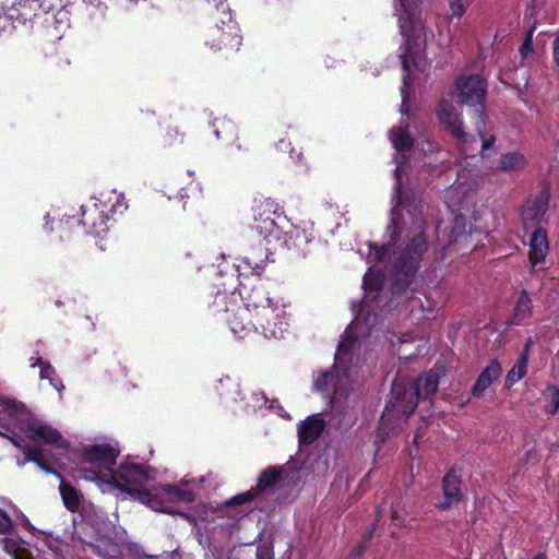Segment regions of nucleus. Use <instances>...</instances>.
I'll return each mask as SVG.
<instances>
[{"mask_svg":"<svg viewBox=\"0 0 559 559\" xmlns=\"http://www.w3.org/2000/svg\"><path fill=\"white\" fill-rule=\"evenodd\" d=\"M389 248L386 247H377L370 246V251L368 253V261H382L384 257L388 254Z\"/></svg>","mask_w":559,"mask_h":559,"instance_id":"c756f323","label":"nucleus"},{"mask_svg":"<svg viewBox=\"0 0 559 559\" xmlns=\"http://www.w3.org/2000/svg\"><path fill=\"white\" fill-rule=\"evenodd\" d=\"M280 210L277 203H275L270 198H255L253 201L252 212L254 221L258 222L259 217L271 216V214H276Z\"/></svg>","mask_w":559,"mask_h":559,"instance_id":"a211bd4d","label":"nucleus"},{"mask_svg":"<svg viewBox=\"0 0 559 559\" xmlns=\"http://www.w3.org/2000/svg\"><path fill=\"white\" fill-rule=\"evenodd\" d=\"M531 345H532V340L530 338L526 344H525V347L522 352L521 355H525L526 356V361L528 360V352H530V348H531Z\"/></svg>","mask_w":559,"mask_h":559,"instance_id":"58836bf2","label":"nucleus"},{"mask_svg":"<svg viewBox=\"0 0 559 559\" xmlns=\"http://www.w3.org/2000/svg\"><path fill=\"white\" fill-rule=\"evenodd\" d=\"M453 204H454V205H460V204H461V201H456V202H454V201H453Z\"/></svg>","mask_w":559,"mask_h":559,"instance_id":"c03bdc74","label":"nucleus"},{"mask_svg":"<svg viewBox=\"0 0 559 559\" xmlns=\"http://www.w3.org/2000/svg\"><path fill=\"white\" fill-rule=\"evenodd\" d=\"M549 251L546 233L542 229L535 230L530 239V262L533 269L543 262Z\"/></svg>","mask_w":559,"mask_h":559,"instance_id":"4468645a","label":"nucleus"},{"mask_svg":"<svg viewBox=\"0 0 559 559\" xmlns=\"http://www.w3.org/2000/svg\"><path fill=\"white\" fill-rule=\"evenodd\" d=\"M407 128L408 124L403 121L391 131V142L397 151H408L413 146V140L408 134Z\"/></svg>","mask_w":559,"mask_h":559,"instance_id":"dca6fc26","label":"nucleus"},{"mask_svg":"<svg viewBox=\"0 0 559 559\" xmlns=\"http://www.w3.org/2000/svg\"><path fill=\"white\" fill-rule=\"evenodd\" d=\"M215 134L217 138H219V132L217 130L215 131Z\"/></svg>","mask_w":559,"mask_h":559,"instance_id":"49530a36","label":"nucleus"},{"mask_svg":"<svg viewBox=\"0 0 559 559\" xmlns=\"http://www.w3.org/2000/svg\"><path fill=\"white\" fill-rule=\"evenodd\" d=\"M29 361H31V366H32V367H35V366H37V365L41 367V364H44V362L41 361V359H40V358H38V357H36V358H35V357H32V358L29 359Z\"/></svg>","mask_w":559,"mask_h":559,"instance_id":"ea45409f","label":"nucleus"},{"mask_svg":"<svg viewBox=\"0 0 559 559\" xmlns=\"http://www.w3.org/2000/svg\"><path fill=\"white\" fill-rule=\"evenodd\" d=\"M461 189H462V186L460 185V186L454 187V188L451 190V192H456V191H459V190H461Z\"/></svg>","mask_w":559,"mask_h":559,"instance_id":"79ce46f5","label":"nucleus"},{"mask_svg":"<svg viewBox=\"0 0 559 559\" xmlns=\"http://www.w3.org/2000/svg\"><path fill=\"white\" fill-rule=\"evenodd\" d=\"M245 261L247 262L249 267L252 269L253 271H258V270H261L263 267L264 260L261 257H259V258L246 257Z\"/></svg>","mask_w":559,"mask_h":559,"instance_id":"c9c22d12","label":"nucleus"},{"mask_svg":"<svg viewBox=\"0 0 559 559\" xmlns=\"http://www.w3.org/2000/svg\"><path fill=\"white\" fill-rule=\"evenodd\" d=\"M501 373V364L498 360H492L478 376L472 390L473 396H483L485 391L492 384V382L500 378Z\"/></svg>","mask_w":559,"mask_h":559,"instance_id":"f8f14e48","label":"nucleus"},{"mask_svg":"<svg viewBox=\"0 0 559 559\" xmlns=\"http://www.w3.org/2000/svg\"><path fill=\"white\" fill-rule=\"evenodd\" d=\"M403 170V167L401 165H399L395 169V177H396V192H395V200H396V205L393 210V215H396L397 214V206L402 204V195H401V171Z\"/></svg>","mask_w":559,"mask_h":559,"instance_id":"7c9ffc66","label":"nucleus"},{"mask_svg":"<svg viewBox=\"0 0 559 559\" xmlns=\"http://www.w3.org/2000/svg\"><path fill=\"white\" fill-rule=\"evenodd\" d=\"M354 344L355 337L346 331L335 354L336 366L334 371L323 373L314 383L316 389L319 391H326L333 388L332 404L334 406L341 404V400L349 393L350 373L345 365L347 362V355Z\"/></svg>","mask_w":559,"mask_h":559,"instance_id":"20e7f679","label":"nucleus"},{"mask_svg":"<svg viewBox=\"0 0 559 559\" xmlns=\"http://www.w3.org/2000/svg\"><path fill=\"white\" fill-rule=\"evenodd\" d=\"M548 194L539 193L534 200L530 201L523 209L522 216L525 224L538 223L548 209Z\"/></svg>","mask_w":559,"mask_h":559,"instance_id":"2eb2a0df","label":"nucleus"},{"mask_svg":"<svg viewBox=\"0 0 559 559\" xmlns=\"http://www.w3.org/2000/svg\"><path fill=\"white\" fill-rule=\"evenodd\" d=\"M457 95L468 106L483 105L487 94L486 81L477 74L461 78L456 82Z\"/></svg>","mask_w":559,"mask_h":559,"instance_id":"6e6552de","label":"nucleus"},{"mask_svg":"<svg viewBox=\"0 0 559 559\" xmlns=\"http://www.w3.org/2000/svg\"><path fill=\"white\" fill-rule=\"evenodd\" d=\"M26 460L37 463L41 468H45V451L40 448H33L26 452Z\"/></svg>","mask_w":559,"mask_h":559,"instance_id":"c85d7f7f","label":"nucleus"},{"mask_svg":"<svg viewBox=\"0 0 559 559\" xmlns=\"http://www.w3.org/2000/svg\"><path fill=\"white\" fill-rule=\"evenodd\" d=\"M547 397L550 401L548 405V412L551 414L559 412V388H549L547 390Z\"/></svg>","mask_w":559,"mask_h":559,"instance_id":"cd10ccee","label":"nucleus"},{"mask_svg":"<svg viewBox=\"0 0 559 559\" xmlns=\"http://www.w3.org/2000/svg\"><path fill=\"white\" fill-rule=\"evenodd\" d=\"M81 210H82V216L84 218L80 219L78 223L80 225L85 226L86 231L98 233L100 229H103V226L105 225V221L96 206H94L93 209H90L88 211L83 210V207Z\"/></svg>","mask_w":559,"mask_h":559,"instance_id":"f3484780","label":"nucleus"},{"mask_svg":"<svg viewBox=\"0 0 559 559\" xmlns=\"http://www.w3.org/2000/svg\"><path fill=\"white\" fill-rule=\"evenodd\" d=\"M426 250V239L423 233L416 234L400 253L394 266V277L402 286L409 284L418 269V261Z\"/></svg>","mask_w":559,"mask_h":559,"instance_id":"39448f33","label":"nucleus"},{"mask_svg":"<svg viewBox=\"0 0 559 559\" xmlns=\"http://www.w3.org/2000/svg\"><path fill=\"white\" fill-rule=\"evenodd\" d=\"M56 372H55V369L51 367V365H49L48 362L46 364H41V368H40V379H47L50 384L57 389L58 391H61L63 389V384L61 383L60 380H58L56 377H55Z\"/></svg>","mask_w":559,"mask_h":559,"instance_id":"393cba45","label":"nucleus"},{"mask_svg":"<svg viewBox=\"0 0 559 559\" xmlns=\"http://www.w3.org/2000/svg\"><path fill=\"white\" fill-rule=\"evenodd\" d=\"M372 272L371 269L364 277V284L365 286H368L371 290H378L382 286V282L379 278L372 280Z\"/></svg>","mask_w":559,"mask_h":559,"instance_id":"72a5a7b5","label":"nucleus"},{"mask_svg":"<svg viewBox=\"0 0 559 559\" xmlns=\"http://www.w3.org/2000/svg\"><path fill=\"white\" fill-rule=\"evenodd\" d=\"M12 527V521L9 515L0 509V534L8 533Z\"/></svg>","mask_w":559,"mask_h":559,"instance_id":"f704fd0d","label":"nucleus"},{"mask_svg":"<svg viewBox=\"0 0 559 559\" xmlns=\"http://www.w3.org/2000/svg\"><path fill=\"white\" fill-rule=\"evenodd\" d=\"M60 493L63 500L64 506L71 510L75 511L80 507V495L75 488L72 486L61 483L60 485Z\"/></svg>","mask_w":559,"mask_h":559,"instance_id":"4be33fe9","label":"nucleus"},{"mask_svg":"<svg viewBox=\"0 0 559 559\" xmlns=\"http://www.w3.org/2000/svg\"><path fill=\"white\" fill-rule=\"evenodd\" d=\"M554 60L559 68V37L554 41Z\"/></svg>","mask_w":559,"mask_h":559,"instance_id":"e433bc0d","label":"nucleus"},{"mask_svg":"<svg viewBox=\"0 0 559 559\" xmlns=\"http://www.w3.org/2000/svg\"><path fill=\"white\" fill-rule=\"evenodd\" d=\"M194 496L190 490L174 485H165L152 489L151 493H143L141 502L155 511L173 513L171 504L175 502H192Z\"/></svg>","mask_w":559,"mask_h":559,"instance_id":"423d86ee","label":"nucleus"},{"mask_svg":"<svg viewBox=\"0 0 559 559\" xmlns=\"http://www.w3.org/2000/svg\"><path fill=\"white\" fill-rule=\"evenodd\" d=\"M527 371L526 356L520 355L516 362L506 376V386L509 389L524 378Z\"/></svg>","mask_w":559,"mask_h":559,"instance_id":"6ab92c4d","label":"nucleus"},{"mask_svg":"<svg viewBox=\"0 0 559 559\" xmlns=\"http://www.w3.org/2000/svg\"><path fill=\"white\" fill-rule=\"evenodd\" d=\"M468 0H449L451 16L461 17L465 14Z\"/></svg>","mask_w":559,"mask_h":559,"instance_id":"bb28decb","label":"nucleus"},{"mask_svg":"<svg viewBox=\"0 0 559 559\" xmlns=\"http://www.w3.org/2000/svg\"><path fill=\"white\" fill-rule=\"evenodd\" d=\"M364 551H365V546L360 545L353 550L352 556L354 557V559H358L362 555Z\"/></svg>","mask_w":559,"mask_h":559,"instance_id":"4c0bfd02","label":"nucleus"},{"mask_svg":"<svg viewBox=\"0 0 559 559\" xmlns=\"http://www.w3.org/2000/svg\"><path fill=\"white\" fill-rule=\"evenodd\" d=\"M258 490L254 488H251L250 490L239 493L230 499H228L225 504L227 507H234L238 504H245L251 502L254 498L258 497Z\"/></svg>","mask_w":559,"mask_h":559,"instance_id":"a878e982","label":"nucleus"},{"mask_svg":"<svg viewBox=\"0 0 559 559\" xmlns=\"http://www.w3.org/2000/svg\"><path fill=\"white\" fill-rule=\"evenodd\" d=\"M439 384L438 373L429 371L428 373L418 378V380L405 390L399 382H394L392 386V394L395 401H390L384 409V416H389L391 412L409 416L417 407L419 397H427L433 394Z\"/></svg>","mask_w":559,"mask_h":559,"instance_id":"7ed1b4c3","label":"nucleus"},{"mask_svg":"<svg viewBox=\"0 0 559 559\" xmlns=\"http://www.w3.org/2000/svg\"><path fill=\"white\" fill-rule=\"evenodd\" d=\"M533 559H546V556L544 554H538Z\"/></svg>","mask_w":559,"mask_h":559,"instance_id":"a19ab883","label":"nucleus"},{"mask_svg":"<svg viewBox=\"0 0 559 559\" xmlns=\"http://www.w3.org/2000/svg\"><path fill=\"white\" fill-rule=\"evenodd\" d=\"M515 319L523 320L532 312V300L526 292H522L515 306Z\"/></svg>","mask_w":559,"mask_h":559,"instance_id":"5701e85b","label":"nucleus"},{"mask_svg":"<svg viewBox=\"0 0 559 559\" xmlns=\"http://www.w3.org/2000/svg\"><path fill=\"white\" fill-rule=\"evenodd\" d=\"M117 459L115 449L108 445H93L86 448L83 452V463L88 467H83V477L87 480H100L112 485L121 491L130 493L134 499L141 502L143 493H151V490L144 489V483L147 474L144 468L134 463L122 464L118 469H112Z\"/></svg>","mask_w":559,"mask_h":559,"instance_id":"f257e3e1","label":"nucleus"},{"mask_svg":"<svg viewBox=\"0 0 559 559\" xmlns=\"http://www.w3.org/2000/svg\"><path fill=\"white\" fill-rule=\"evenodd\" d=\"M405 110H406V109H405V102H403L402 107H401V111L404 114V112H405Z\"/></svg>","mask_w":559,"mask_h":559,"instance_id":"37998d69","label":"nucleus"},{"mask_svg":"<svg viewBox=\"0 0 559 559\" xmlns=\"http://www.w3.org/2000/svg\"><path fill=\"white\" fill-rule=\"evenodd\" d=\"M480 124H484L483 116H479V122L477 123V131H478V133L480 135V139H481V150L485 151V150H488V148H490L492 146V144L495 143V136L490 135V136L486 138L481 133Z\"/></svg>","mask_w":559,"mask_h":559,"instance_id":"2f4dec72","label":"nucleus"},{"mask_svg":"<svg viewBox=\"0 0 559 559\" xmlns=\"http://www.w3.org/2000/svg\"><path fill=\"white\" fill-rule=\"evenodd\" d=\"M257 320L265 335L275 338L283 337L288 325L284 307L273 306L270 301L258 310Z\"/></svg>","mask_w":559,"mask_h":559,"instance_id":"0eeeda50","label":"nucleus"},{"mask_svg":"<svg viewBox=\"0 0 559 559\" xmlns=\"http://www.w3.org/2000/svg\"><path fill=\"white\" fill-rule=\"evenodd\" d=\"M4 545H5V548H8L9 547V542L4 540Z\"/></svg>","mask_w":559,"mask_h":559,"instance_id":"a18cd8bd","label":"nucleus"},{"mask_svg":"<svg viewBox=\"0 0 559 559\" xmlns=\"http://www.w3.org/2000/svg\"><path fill=\"white\" fill-rule=\"evenodd\" d=\"M437 116L445 130L459 141L463 143L467 142L468 135L463 130L461 114L457 112L451 102L441 100L437 109Z\"/></svg>","mask_w":559,"mask_h":559,"instance_id":"9d476101","label":"nucleus"},{"mask_svg":"<svg viewBox=\"0 0 559 559\" xmlns=\"http://www.w3.org/2000/svg\"><path fill=\"white\" fill-rule=\"evenodd\" d=\"M281 479V471L280 469H276L274 467H271V468H267L266 471H264L259 479H258V484L257 486L254 487V489L258 490V493L273 487L274 485H276Z\"/></svg>","mask_w":559,"mask_h":559,"instance_id":"412c9836","label":"nucleus"},{"mask_svg":"<svg viewBox=\"0 0 559 559\" xmlns=\"http://www.w3.org/2000/svg\"><path fill=\"white\" fill-rule=\"evenodd\" d=\"M258 224L254 226V229L262 235L264 238L273 235L277 230V224L271 216L259 217Z\"/></svg>","mask_w":559,"mask_h":559,"instance_id":"b1692460","label":"nucleus"},{"mask_svg":"<svg viewBox=\"0 0 559 559\" xmlns=\"http://www.w3.org/2000/svg\"><path fill=\"white\" fill-rule=\"evenodd\" d=\"M26 437L35 443H45L53 445L57 450L66 451L68 442L61 433L50 425L41 421H32L24 429Z\"/></svg>","mask_w":559,"mask_h":559,"instance_id":"1a4fd4ad","label":"nucleus"},{"mask_svg":"<svg viewBox=\"0 0 559 559\" xmlns=\"http://www.w3.org/2000/svg\"><path fill=\"white\" fill-rule=\"evenodd\" d=\"M525 157L516 152L508 153L501 156L499 168L504 171H515L524 168Z\"/></svg>","mask_w":559,"mask_h":559,"instance_id":"aec40b11","label":"nucleus"},{"mask_svg":"<svg viewBox=\"0 0 559 559\" xmlns=\"http://www.w3.org/2000/svg\"><path fill=\"white\" fill-rule=\"evenodd\" d=\"M325 421L319 415L309 416L298 427L299 442L311 444L322 433Z\"/></svg>","mask_w":559,"mask_h":559,"instance_id":"ddd939ff","label":"nucleus"},{"mask_svg":"<svg viewBox=\"0 0 559 559\" xmlns=\"http://www.w3.org/2000/svg\"><path fill=\"white\" fill-rule=\"evenodd\" d=\"M461 500L460 477L453 471L443 477V500L438 504L442 511L449 510Z\"/></svg>","mask_w":559,"mask_h":559,"instance_id":"9b49d317","label":"nucleus"},{"mask_svg":"<svg viewBox=\"0 0 559 559\" xmlns=\"http://www.w3.org/2000/svg\"><path fill=\"white\" fill-rule=\"evenodd\" d=\"M520 52L524 58L533 53V28L527 33L526 38L520 48Z\"/></svg>","mask_w":559,"mask_h":559,"instance_id":"473e14b6","label":"nucleus"},{"mask_svg":"<svg viewBox=\"0 0 559 559\" xmlns=\"http://www.w3.org/2000/svg\"><path fill=\"white\" fill-rule=\"evenodd\" d=\"M404 9L400 16L401 32L406 38V50L402 59L404 71H409L411 67L424 68L426 63V47L429 33L423 24L419 15L413 10L417 5V0H401Z\"/></svg>","mask_w":559,"mask_h":559,"instance_id":"f03ea898","label":"nucleus"}]
</instances>
